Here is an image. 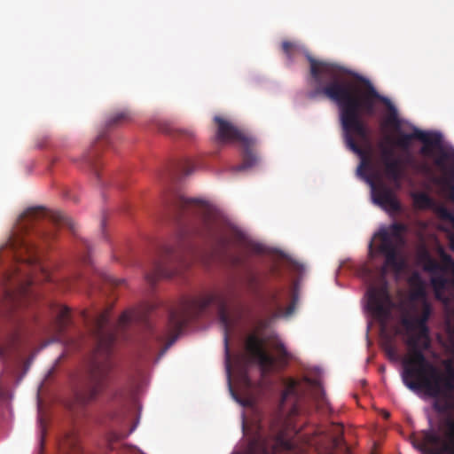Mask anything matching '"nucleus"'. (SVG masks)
Returning <instances> with one entry per match:
<instances>
[{
	"label": "nucleus",
	"instance_id": "obj_1",
	"mask_svg": "<svg viewBox=\"0 0 454 454\" xmlns=\"http://www.w3.org/2000/svg\"><path fill=\"white\" fill-rule=\"evenodd\" d=\"M308 60L310 75L316 85L306 92V98L316 100L325 97L337 105L345 143L348 149L361 157L362 164H365L368 160L367 153L360 143H370L371 130L362 115H373L376 103L379 101L389 105L388 98L381 96L369 80L360 75H356V79L364 87L354 93L350 85L341 79L349 73L344 67L317 60L311 56H308Z\"/></svg>",
	"mask_w": 454,
	"mask_h": 454
},
{
	"label": "nucleus",
	"instance_id": "obj_2",
	"mask_svg": "<svg viewBox=\"0 0 454 454\" xmlns=\"http://www.w3.org/2000/svg\"><path fill=\"white\" fill-rule=\"evenodd\" d=\"M46 216L42 207L27 208L20 215L15 231L9 239L7 247L17 262H23L31 272L20 275L16 268L13 277H8L4 289V307L7 313L25 308L37 299L34 284L37 281H51V275L42 261V255L56 238V228L67 226L74 231V222L61 212H53L50 218L51 228H35V223Z\"/></svg>",
	"mask_w": 454,
	"mask_h": 454
},
{
	"label": "nucleus",
	"instance_id": "obj_3",
	"mask_svg": "<svg viewBox=\"0 0 454 454\" xmlns=\"http://www.w3.org/2000/svg\"><path fill=\"white\" fill-rule=\"evenodd\" d=\"M83 320L90 325L96 341V348L90 361L86 375L80 386L74 391L72 400L67 403V408L77 414L86 404L94 401L108 384L112 369L110 356L116 340L117 328L123 329L131 320L128 312L121 315L117 327L110 325L109 311L106 310L95 317L82 313Z\"/></svg>",
	"mask_w": 454,
	"mask_h": 454
},
{
	"label": "nucleus",
	"instance_id": "obj_4",
	"mask_svg": "<svg viewBox=\"0 0 454 454\" xmlns=\"http://www.w3.org/2000/svg\"><path fill=\"white\" fill-rule=\"evenodd\" d=\"M299 383L294 379L285 381V389L278 408L259 423L249 454H277L278 450H290L291 442L286 438V420L299 413Z\"/></svg>",
	"mask_w": 454,
	"mask_h": 454
},
{
	"label": "nucleus",
	"instance_id": "obj_5",
	"mask_svg": "<svg viewBox=\"0 0 454 454\" xmlns=\"http://www.w3.org/2000/svg\"><path fill=\"white\" fill-rule=\"evenodd\" d=\"M210 307L216 309L218 320L223 330L226 369L230 378L231 354L229 338L233 331L234 323L228 313L227 300L224 294L210 293L201 296L184 299L176 309L169 312L168 325L172 331L179 333L190 321L198 318Z\"/></svg>",
	"mask_w": 454,
	"mask_h": 454
},
{
	"label": "nucleus",
	"instance_id": "obj_6",
	"mask_svg": "<svg viewBox=\"0 0 454 454\" xmlns=\"http://www.w3.org/2000/svg\"><path fill=\"white\" fill-rule=\"evenodd\" d=\"M167 210L176 219H181L186 214L201 215V228L198 231L200 236L210 239L220 247L225 249L229 239L223 233L221 225L211 214L208 205L202 200L188 199L181 194L174 195L167 202Z\"/></svg>",
	"mask_w": 454,
	"mask_h": 454
},
{
	"label": "nucleus",
	"instance_id": "obj_7",
	"mask_svg": "<svg viewBox=\"0 0 454 454\" xmlns=\"http://www.w3.org/2000/svg\"><path fill=\"white\" fill-rule=\"evenodd\" d=\"M214 122L216 126V139L220 143L239 142L242 146V162L231 168L233 172L247 170L255 166L259 158L254 151L255 139L245 134L230 121L215 115Z\"/></svg>",
	"mask_w": 454,
	"mask_h": 454
},
{
	"label": "nucleus",
	"instance_id": "obj_8",
	"mask_svg": "<svg viewBox=\"0 0 454 454\" xmlns=\"http://www.w3.org/2000/svg\"><path fill=\"white\" fill-rule=\"evenodd\" d=\"M430 314V306L425 303L419 317H403L401 319L406 332L405 344L408 347L407 355L403 359H412L416 353H424L431 348L430 331L427 326Z\"/></svg>",
	"mask_w": 454,
	"mask_h": 454
},
{
	"label": "nucleus",
	"instance_id": "obj_9",
	"mask_svg": "<svg viewBox=\"0 0 454 454\" xmlns=\"http://www.w3.org/2000/svg\"><path fill=\"white\" fill-rule=\"evenodd\" d=\"M407 231L406 224L395 222L387 228L380 229L375 234V237L380 240L375 251L385 257L382 272H386L388 268L395 270H399L402 268L397 247L403 243V235Z\"/></svg>",
	"mask_w": 454,
	"mask_h": 454
},
{
	"label": "nucleus",
	"instance_id": "obj_10",
	"mask_svg": "<svg viewBox=\"0 0 454 454\" xmlns=\"http://www.w3.org/2000/svg\"><path fill=\"white\" fill-rule=\"evenodd\" d=\"M437 254L441 262H437L429 254L426 253L423 256L425 270L435 274L437 272L449 273L451 278H446L443 274L435 276L432 278V286L436 291L444 290L448 285L454 287V259L449 254L442 246H438Z\"/></svg>",
	"mask_w": 454,
	"mask_h": 454
},
{
	"label": "nucleus",
	"instance_id": "obj_11",
	"mask_svg": "<svg viewBox=\"0 0 454 454\" xmlns=\"http://www.w3.org/2000/svg\"><path fill=\"white\" fill-rule=\"evenodd\" d=\"M184 266L181 252L172 246H165L160 257L153 262L152 272L146 275V279L153 285L159 278H171L178 274Z\"/></svg>",
	"mask_w": 454,
	"mask_h": 454
},
{
	"label": "nucleus",
	"instance_id": "obj_12",
	"mask_svg": "<svg viewBox=\"0 0 454 454\" xmlns=\"http://www.w3.org/2000/svg\"><path fill=\"white\" fill-rule=\"evenodd\" d=\"M387 286H370L367 291V309L372 316L382 323H386L394 308Z\"/></svg>",
	"mask_w": 454,
	"mask_h": 454
},
{
	"label": "nucleus",
	"instance_id": "obj_13",
	"mask_svg": "<svg viewBox=\"0 0 454 454\" xmlns=\"http://www.w3.org/2000/svg\"><path fill=\"white\" fill-rule=\"evenodd\" d=\"M246 349L254 358L262 372H270L274 368L277 358L269 354L264 348V340L257 334H250L246 340Z\"/></svg>",
	"mask_w": 454,
	"mask_h": 454
},
{
	"label": "nucleus",
	"instance_id": "obj_14",
	"mask_svg": "<svg viewBox=\"0 0 454 454\" xmlns=\"http://www.w3.org/2000/svg\"><path fill=\"white\" fill-rule=\"evenodd\" d=\"M372 197L375 204L387 212L397 213L402 209L401 203L397 200L394 191L386 184L371 182Z\"/></svg>",
	"mask_w": 454,
	"mask_h": 454
},
{
	"label": "nucleus",
	"instance_id": "obj_15",
	"mask_svg": "<svg viewBox=\"0 0 454 454\" xmlns=\"http://www.w3.org/2000/svg\"><path fill=\"white\" fill-rule=\"evenodd\" d=\"M413 200L417 207L432 210L441 220H451L452 211L443 203L435 201L426 192H418L413 195Z\"/></svg>",
	"mask_w": 454,
	"mask_h": 454
},
{
	"label": "nucleus",
	"instance_id": "obj_16",
	"mask_svg": "<svg viewBox=\"0 0 454 454\" xmlns=\"http://www.w3.org/2000/svg\"><path fill=\"white\" fill-rule=\"evenodd\" d=\"M424 139H419L423 143L420 153L425 156H432L434 149L442 148V135L438 132L424 131Z\"/></svg>",
	"mask_w": 454,
	"mask_h": 454
},
{
	"label": "nucleus",
	"instance_id": "obj_17",
	"mask_svg": "<svg viewBox=\"0 0 454 454\" xmlns=\"http://www.w3.org/2000/svg\"><path fill=\"white\" fill-rule=\"evenodd\" d=\"M383 165L386 176L399 187L404 171L400 159L387 160V162L383 163Z\"/></svg>",
	"mask_w": 454,
	"mask_h": 454
},
{
	"label": "nucleus",
	"instance_id": "obj_18",
	"mask_svg": "<svg viewBox=\"0 0 454 454\" xmlns=\"http://www.w3.org/2000/svg\"><path fill=\"white\" fill-rule=\"evenodd\" d=\"M434 183L439 187V194L454 205V178L439 176L434 179Z\"/></svg>",
	"mask_w": 454,
	"mask_h": 454
},
{
	"label": "nucleus",
	"instance_id": "obj_19",
	"mask_svg": "<svg viewBox=\"0 0 454 454\" xmlns=\"http://www.w3.org/2000/svg\"><path fill=\"white\" fill-rule=\"evenodd\" d=\"M56 309L57 315L53 321V328L60 335L71 324V313L69 309L64 306L58 307Z\"/></svg>",
	"mask_w": 454,
	"mask_h": 454
},
{
	"label": "nucleus",
	"instance_id": "obj_20",
	"mask_svg": "<svg viewBox=\"0 0 454 454\" xmlns=\"http://www.w3.org/2000/svg\"><path fill=\"white\" fill-rule=\"evenodd\" d=\"M424 131L414 128L412 133L400 132L395 145L403 150H409L411 141L414 139H424Z\"/></svg>",
	"mask_w": 454,
	"mask_h": 454
},
{
	"label": "nucleus",
	"instance_id": "obj_21",
	"mask_svg": "<svg viewBox=\"0 0 454 454\" xmlns=\"http://www.w3.org/2000/svg\"><path fill=\"white\" fill-rule=\"evenodd\" d=\"M444 426L446 427L445 435L449 441V444L445 446V450L454 454V419L447 418L444 420Z\"/></svg>",
	"mask_w": 454,
	"mask_h": 454
},
{
	"label": "nucleus",
	"instance_id": "obj_22",
	"mask_svg": "<svg viewBox=\"0 0 454 454\" xmlns=\"http://www.w3.org/2000/svg\"><path fill=\"white\" fill-rule=\"evenodd\" d=\"M129 119V114L124 110L113 114L107 121V127H114L126 122Z\"/></svg>",
	"mask_w": 454,
	"mask_h": 454
},
{
	"label": "nucleus",
	"instance_id": "obj_23",
	"mask_svg": "<svg viewBox=\"0 0 454 454\" xmlns=\"http://www.w3.org/2000/svg\"><path fill=\"white\" fill-rule=\"evenodd\" d=\"M439 442V437L433 432H426L423 435L421 442L417 446L424 451H428L429 444H435Z\"/></svg>",
	"mask_w": 454,
	"mask_h": 454
},
{
	"label": "nucleus",
	"instance_id": "obj_24",
	"mask_svg": "<svg viewBox=\"0 0 454 454\" xmlns=\"http://www.w3.org/2000/svg\"><path fill=\"white\" fill-rule=\"evenodd\" d=\"M300 46L294 42L284 41L282 43V51L289 59H293L300 52Z\"/></svg>",
	"mask_w": 454,
	"mask_h": 454
},
{
	"label": "nucleus",
	"instance_id": "obj_25",
	"mask_svg": "<svg viewBox=\"0 0 454 454\" xmlns=\"http://www.w3.org/2000/svg\"><path fill=\"white\" fill-rule=\"evenodd\" d=\"M273 348L278 355L279 363L282 364H286L291 356L286 348L285 345L282 342H276Z\"/></svg>",
	"mask_w": 454,
	"mask_h": 454
},
{
	"label": "nucleus",
	"instance_id": "obj_26",
	"mask_svg": "<svg viewBox=\"0 0 454 454\" xmlns=\"http://www.w3.org/2000/svg\"><path fill=\"white\" fill-rule=\"evenodd\" d=\"M84 162L89 166V168L92 170L94 175L98 178L99 177V172H98V163L97 161L96 156L88 154L83 157Z\"/></svg>",
	"mask_w": 454,
	"mask_h": 454
},
{
	"label": "nucleus",
	"instance_id": "obj_27",
	"mask_svg": "<svg viewBox=\"0 0 454 454\" xmlns=\"http://www.w3.org/2000/svg\"><path fill=\"white\" fill-rule=\"evenodd\" d=\"M384 350H385V353H386V355H387V356L388 357L389 360H391V361H397V360H399L400 356L398 355L397 348L390 341L387 342L385 344Z\"/></svg>",
	"mask_w": 454,
	"mask_h": 454
},
{
	"label": "nucleus",
	"instance_id": "obj_28",
	"mask_svg": "<svg viewBox=\"0 0 454 454\" xmlns=\"http://www.w3.org/2000/svg\"><path fill=\"white\" fill-rule=\"evenodd\" d=\"M178 168L183 175L188 176L193 172L195 167L190 160H184Z\"/></svg>",
	"mask_w": 454,
	"mask_h": 454
},
{
	"label": "nucleus",
	"instance_id": "obj_29",
	"mask_svg": "<svg viewBox=\"0 0 454 454\" xmlns=\"http://www.w3.org/2000/svg\"><path fill=\"white\" fill-rule=\"evenodd\" d=\"M246 281L250 288L255 289L259 286L258 277L254 272H248L246 278Z\"/></svg>",
	"mask_w": 454,
	"mask_h": 454
},
{
	"label": "nucleus",
	"instance_id": "obj_30",
	"mask_svg": "<svg viewBox=\"0 0 454 454\" xmlns=\"http://www.w3.org/2000/svg\"><path fill=\"white\" fill-rule=\"evenodd\" d=\"M395 159L394 157V151L391 148L388 147H382L381 148V161L382 163L387 162V160H392Z\"/></svg>",
	"mask_w": 454,
	"mask_h": 454
},
{
	"label": "nucleus",
	"instance_id": "obj_31",
	"mask_svg": "<svg viewBox=\"0 0 454 454\" xmlns=\"http://www.w3.org/2000/svg\"><path fill=\"white\" fill-rule=\"evenodd\" d=\"M103 278H104V281L106 283H108V284H110L112 286H119V285H121L123 282V280L116 279L114 277H112L110 275H107V274H105L103 276Z\"/></svg>",
	"mask_w": 454,
	"mask_h": 454
},
{
	"label": "nucleus",
	"instance_id": "obj_32",
	"mask_svg": "<svg viewBox=\"0 0 454 454\" xmlns=\"http://www.w3.org/2000/svg\"><path fill=\"white\" fill-rule=\"evenodd\" d=\"M39 422H40V447L42 449L43 446V442H44L46 428H45V426H44V424H43L42 419H40Z\"/></svg>",
	"mask_w": 454,
	"mask_h": 454
},
{
	"label": "nucleus",
	"instance_id": "obj_33",
	"mask_svg": "<svg viewBox=\"0 0 454 454\" xmlns=\"http://www.w3.org/2000/svg\"><path fill=\"white\" fill-rule=\"evenodd\" d=\"M231 264L235 267L239 266L243 263V260L239 255L232 254L230 256Z\"/></svg>",
	"mask_w": 454,
	"mask_h": 454
},
{
	"label": "nucleus",
	"instance_id": "obj_34",
	"mask_svg": "<svg viewBox=\"0 0 454 454\" xmlns=\"http://www.w3.org/2000/svg\"><path fill=\"white\" fill-rule=\"evenodd\" d=\"M447 221L451 223L454 227V212H452V219L447 220ZM449 243H450V248L454 252V233L449 235Z\"/></svg>",
	"mask_w": 454,
	"mask_h": 454
},
{
	"label": "nucleus",
	"instance_id": "obj_35",
	"mask_svg": "<svg viewBox=\"0 0 454 454\" xmlns=\"http://www.w3.org/2000/svg\"><path fill=\"white\" fill-rule=\"evenodd\" d=\"M387 122L395 127H399V121L395 113L387 118Z\"/></svg>",
	"mask_w": 454,
	"mask_h": 454
},
{
	"label": "nucleus",
	"instance_id": "obj_36",
	"mask_svg": "<svg viewBox=\"0 0 454 454\" xmlns=\"http://www.w3.org/2000/svg\"><path fill=\"white\" fill-rule=\"evenodd\" d=\"M270 301L272 302V304L274 306H276L277 308L281 309V304L278 301V294L273 293V294H270Z\"/></svg>",
	"mask_w": 454,
	"mask_h": 454
},
{
	"label": "nucleus",
	"instance_id": "obj_37",
	"mask_svg": "<svg viewBox=\"0 0 454 454\" xmlns=\"http://www.w3.org/2000/svg\"><path fill=\"white\" fill-rule=\"evenodd\" d=\"M8 348L3 345H0V357L2 359L7 356Z\"/></svg>",
	"mask_w": 454,
	"mask_h": 454
},
{
	"label": "nucleus",
	"instance_id": "obj_38",
	"mask_svg": "<svg viewBox=\"0 0 454 454\" xmlns=\"http://www.w3.org/2000/svg\"><path fill=\"white\" fill-rule=\"evenodd\" d=\"M294 310V301H293L287 308L286 311V315H291Z\"/></svg>",
	"mask_w": 454,
	"mask_h": 454
},
{
	"label": "nucleus",
	"instance_id": "obj_39",
	"mask_svg": "<svg viewBox=\"0 0 454 454\" xmlns=\"http://www.w3.org/2000/svg\"><path fill=\"white\" fill-rule=\"evenodd\" d=\"M419 169L425 173H429L430 172V168L427 165V164H423L421 165V167L419 168Z\"/></svg>",
	"mask_w": 454,
	"mask_h": 454
},
{
	"label": "nucleus",
	"instance_id": "obj_40",
	"mask_svg": "<svg viewBox=\"0 0 454 454\" xmlns=\"http://www.w3.org/2000/svg\"><path fill=\"white\" fill-rule=\"evenodd\" d=\"M369 253H370L371 255H372V253H373L372 242H371L370 245H369Z\"/></svg>",
	"mask_w": 454,
	"mask_h": 454
},
{
	"label": "nucleus",
	"instance_id": "obj_41",
	"mask_svg": "<svg viewBox=\"0 0 454 454\" xmlns=\"http://www.w3.org/2000/svg\"><path fill=\"white\" fill-rule=\"evenodd\" d=\"M383 416H384L385 419H388L390 414H389V412L386 411V412H384Z\"/></svg>",
	"mask_w": 454,
	"mask_h": 454
},
{
	"label": "nucleus",
	"instance_id": "obj_42",
	"mask_svg": "<svg viewBox=\"0 0 454 454\" xmlns=\"http://www.w3.org/2000/svg\"><path fill=\"white\" fill-rule=\"evenodd\" d=\"M84 245H85V247H86L88 249H90V245H89V243H88L87 241L85 242V244H84Z\"/></svg>",
	"mask_w": 454,
	"mask_h": 454
},
{
	"label": "nucleus",
	"instance_id": "obj_43",
	"mask_svg": "<svg viewBox=\"0 0 454 454\" xmlns=\"http://www.w3.org/2000/svg\"><path fill=\"white\" fill-rule=\"evenodd\" d=\"M158 338H159V340H158L159 343L162 342V340H163L162 338L161 337H158Z\"/></svg>",
	"mask_w": 454,
	"mask_h": 454
},
{
	"label": "nucleus",
	"instance_id": "obj_44",
	"mask_svg": "<svg viewBox=\"0 0 454 454\" xmlns=\"http://www.w3.org/2000/svg\"><path fill=\"white\" fill-rule=\"evenodd\" d=\"M98 139H103V135L98 137Z\"/></svg>",
	"mask_w": 454,
	"mask_h": 454
},
{
	"label": "nucleus",
	"instance_id": "obj_45",
	"mask_svg": "<svg viewBox=\"0 0 454 454\" xmlns=\"http://www.w3.org/2000/svg\"><path fill=\"white\" fill-rule=\"evenodd\" d=\"M432 454H439L438 452L432 451Z\"/></svg>",
	"mask_w": 454,
	"mask_h": 454
}]
</instances>
